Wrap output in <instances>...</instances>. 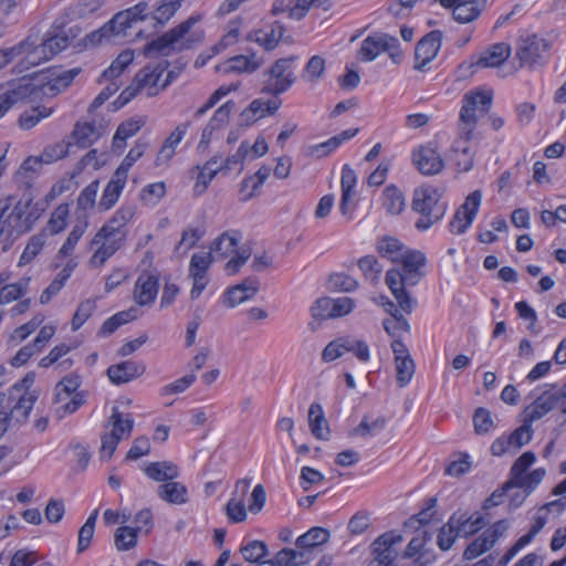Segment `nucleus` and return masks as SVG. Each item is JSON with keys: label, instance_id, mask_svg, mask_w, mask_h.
<instances>
[{"label": "nucleus", "instance_id": "nucleus-6", "mask_svg": "<svg viewBox=\"0 0 566 566\" xmlns=\"http://www.w3.org/2000/svg\"><path fill=\"white\" fill-rule=\"evenodd\" d=\"M75 38L72 29L65 30L63 22L55 21L48 32V38L38 45L32 36H27L23 41H30L31 46L27 49L25 60L28 64L38 65L41 62L49 61L54 55L65 50Z\"/></svg>", "mask_w": 566, "mask_h": 566}, {"label": "nucleus", "instance_id": "nucleus-39", "mask_svg": "<svg viewBox=\"0 0 566 566\" xmlns=\"http://www.w3.org/2000/svg\"><path fill=\"white\" fill-rule=\"evenodd\" d=\"M107 423L112 427L109 433L118 439L128 438L134 427V420L130 415L124 416L117 408H113V412Z\"/></svg>", "mask_w": 566, "mask_h": 566}, {"label": "nucleus", "instance_id": "nucleus-20", "mask_svg": "<svg viewBox=\"0 0 566 566\" xmlns=\"http://www.w3.org/2000/svg\"><path fill=\"white\" fill-rule=\"evenodd\" d=\"M124 242V235H114L105 233L101 235V230L95 234L92 244H99L90 260V264L94 268L102 266L116 251H118Z\"/></svg>", "mask_w": 566, "mask_h": 566}, {"label": "nucleus", "instance_id": "nucleus-61", "mask_svg": "<svg viewBox=\"0 0 566 566\" xmlns=\"http://www.w3.org/2000/svg\"><path fill=\"white\" fill-rule=\"evenodd\" d=\"M96 303L94 300L87 298L82 301L71 322L72 331H77L95 312Z\"/></svg>", "mask_w": 566, "mask_h": 566}, {"label": "nucleus", "instance_id": "nucleus-4", "mask_svg": "<svg viewBox=\"0 0 566 566\" xmlns=\"http://www.w3.org/2000/svg\"><path fill=\"white\" fill-rule=\"evenodd\" d=\"M201 20V15H191L186 21L170 29L161 36L153 40L144 46V54L148 57L161 55L168 56L174 52L192 49L203 39L202 32H195L186 36L189 30Z\"/></svg>", "mask_w": 566, "mask_h": 566}, {"label": "nucleus", "instance_id": "nucleus-7", "mask_svg": "<svg viewBox=\"0 0 566 566\" xmlns=\"http://www.w3.org/2000/svg\"><path fill=\"white\" fill-rule=\"evenodd\" d=\"M492 98V93L484 91H470L464 94L458 123L461 139L470 142L473 138L479 118L490 111Z\"/></svg>", "mask_w": 566, "mask_h": 566}, {"label": "nucleus", "instance_id": "nucleus-25", "mask_svg": "<svg viewBox=\"0 0 566 566\" xmlns=\"http://www.w3.org/2000/svg\"><path fill=\"white\" fill-rule=\"evenodd\" d=\"M146 124V117L137 116L118 125L113 137L112 149L120 154L126 146V140L135 136Z\"/></svg>", "mask_w": 566, "mask_h": 566}, {"label": "nucleus", "instance_id": "nucleus-28", "mask_svg": "<svg viewBox=\"0 0 566 566\" xmlns=\"http://www.w3.org/2000/svg\"><path fill=\"white\" fill-rule=\"evenodd\" d=\"M136 209L132 205H123L118 208L115 213L108 219V221L102 227L101 235L105 233H112L114 235H124V228L134 218Z\"/></svg>", "mask_w": 566, "mask_h": 566}, {"label": "nucleus", "instance_id": "nucleus-16", "mask_svg": "<svg viewBox=\"0 0 566 566\" xmlns=\"http://www.w3.org/2000/svg\"><path fill=\"white\" fill-rule=\"evenodd\" d=\"M482 200V192L474 190L457 209L449 227L454 234H462L472 224Z\"/></svg>", "mask_w": 566, "mask_h": 566}, {"label": "nucleus", "instance_id": "nucleus-63", "mask_svg": "<svg viewBox=\"0 0 566 566\" xmlns=\"http://www.w3.org/2000/svg\"><path fill=\"white\" fill-rule=\"evenodd\" d=\"M395 368L398 386L406 387L411 381L416 369L412 357L396 361Z\"/></svg>", "mask_w": 566, "mask_h": 566}, {"label": "nucleus", "instance_id": "nucleus-29", "mask_svg": "<svg viewBox=\"0 0 566 566\" xmlns=\"http://www.w3.org/2000/svg\"><path fill=\"white\" fill-rule=\"evenodd\" d=\"M511 54V46L506 43H496L485 50L472 64L475 67H496L503 64Z\"/></svg>", "mask_w": 566, "mask_h": 566}, {"label": "nucleus", "instance_id": "nucleus-45", "mask_svg": "<svg viewBox=\"0 0 566 566\" xmlns=\"http://www.w3.org/2000/svg\"><path fill=\"white\" fill-rule=\"evenodd\" d=\"M446 8L452 10V15L460 23H469L476 19L481 8L474 6L475 2H441Z\"/></svg>", "mask_w": 566, "mask_h": 566}, {"label": "nucleus", "instance_id": "nucleus-49", "mask_svg": "<svg viewBox=\"0 0 566 566\" xmlns=\"http://www.w3.org/2000/svg\"><path fill=\"white\" fill-rule=\"evenodd\" d=\"M69 216L70 206L67 203L59 205L52 211L45 231L48 230L52 235L59 234L66 228Z\"/></svg>", "mask_w": 566, "mask_h": 566}, {"label": "nucleus", "instance_id": "nucleus-51", "mask_svg": "<svg viewBox=\"0 0 566 566\" xmlns=\"http://www.w3.org/2000/svg\"><path fill=\"white\" fill-rule=\"evenodd\" d=\"M142 531L140 526L129 527L120 526L115 531L114 541L118 551H128L136 546L137 534Z\"/></svg>", "mask_w": 566, "mask_h": 566}, {"label": "nucleus", "instance_id": "nucleus-14", "mask_svg": "<svg viewBox=\"0 0 566 566\" xmlns=\"http://www.w3.org/2000/svg\"><path fill=\"white\" fill-rule=\"evenodd\" d=\"M401 542L402 536L395 532L377 537L371 544V559L368 566H392L398 556L397 546Z\"/></svg>", "mask_w": 566, "mask_h": 566}, {"label": "nucleus", "instance_id": "nucleus-21", "mask_svg": "<svg viewBox=\"0 0 566 566\" xmlns=\"http://www.w3.org/2000/svg\"><path fill=\"white\" fill-rule=\"evenodd\" d=\"M158 290V275L149 272H143L136 280L133 297L139 306H148L155 302Z\"/></svg>", "mask_w": 566, "mask_h": 566}, {"label": "nucleus", "instance_id": "nucleus-5", "mask_svg": "<svg viewBox=\"0 0 566 566\" xmlns=\"http://www.w3.org/2000/svg\"><path fill=\"white\" fill-rule=\"evenodd\" d=\"M441 198L442 193L431 185H422L413 190L411 209L420 214L415 224L418 230H428L443 218L447 206Z\"/></svg>", "mask_w": 566, "mask_h": 566}, {"label": "nucleus", "instance_id": "nucleus-17", "mask_svg": "<svg viewBox=\"0 0 566 566\" xmlns=\"http://www.w3.org/2000/svg\"><path fill=\"white\" fill-rule=\"evenodd\" d=\"M40 90L42 91V87L34 86L29 80L12 83L4 93L0 94V119L13 105L39 96Z\"/></svg>", "mask_w": 566, "mask_h": 566}, {"label": "nucleus", "instance_id": "nucleus-27", "mask_svg": "<svg viewBox=\"0 0 566 566\" xmlns=\"http://www.w3.org/2000/svg\"><path fill=\"white\" fill-rule=\"evenodd\" d=\"M126 181L127 177L117 171L114 172L111 180L104 188L102 197L98 201L97 207L101 211H108L116 205L124 190Z\"/></svg>", "mask_w": 566, "mask_h": 566}, {"label": "nucleus", "instance_id": "nucleus-31", "mask_svg": "<svg viewBox=\"0 0 566 566\" xmlns=\"http://www.w3.org/2000/svg\"><path fill=\"white\" fill-rule=\"evenodd\" d=\"M157 496L169 504L181 505L188 502V489L175 480L157 488Z\"/></svg>", "mask_w": 566, "mask_h": 566}, {"label": "nucleus", "instance_id": "nucleus-42", "mask_svg": "<svg viewBox=\"0 0 566 566\" xmlns=\"http://www.w3.org/2000/svg\"><path fill=\"white\" fill-rule=\"evenodd\" d=\"M308 422L311 432L317 439H326L329 434L328 424L319 403H312L308 409Z\"/></svg>", "mask_w": 566, "mask_h": 566}, {"label": "nucleus", "instance_id": "nucleus-41", "mask_svg": "<svg viewBox=\"0 0 566 566\" xmlns=\"http://www.w3.org/2000/svg\"><path fill=\"white\" fill-rule=\"evenodd\" d=\"M329 532L323 527H312L305 534L296 539V547L305 552L306 549L315 548L323 545L329 539Z\"/></svg>", "mask_w": 566, "mask_h": 566}, {"label": "nucleus", "instance_id": "nucleus-52", "mask_svg": "<svg viewBox=\"0 0 566 566\" xmlns=\"http://www.w3.org/2000/svg\"><path fill=\"white\" fill-rule=\"evenodd\" d=\"M535 460L536 455L532 451H526L518 457L511 468L510 480L506 482V486H513L514 482L522 479Z\"/></svg>", "mask_w": 566, "mask_h": 566}, {"label": "nucleus", "instance_id": "nucleus-13", "mask_svg": "<svg viewBox=\"0 0 566 566\" xmlns=\"http://www.w3.org/2000/svg\"><path fill=\"white\" fill-rule=\"evenodd\" d=\"M167 67V61L147 64L136 73L134 84L145 91L148 97L156 96L169 85V80H161Z\"/></svg>", "mask_w": 566, "mask_h": 566}, {"label": "nucleus", "instance_id": "nucleus-55", "mask_svg": "<svg viewBox=\"0 0 566 566\" xmlns=\"http://www.w3.org/2000/svg\"><path fill=\"white\" fill-rule=\"evenodd\" d=\"M349 336H340L329 342L323 349L322 359L324 361H333L344 354L348 353Z\"/></svg>", "mask_w": 566, "mask_h": 566}, {"label": "nucleus", "instance_id": "nucleus-22", "mask_svg": "<svg viewBox=\"0 0 566 566\" xmlns=\"http://www.w3.org/2000/svg\"><path fill=\"white\" fill-rule=\"evenodd\" d=\"M260 282L256 277H248L242 283L228 289L223 295V304L235 307L252 298L259 291Z\"/></svg>", "mask_w": 566, "mask_h": 566}, {"label": "nucleus", "instance_id": "nucleus-30", "mask_svg": "<svg viewBox=\"0 0 566 566\" xmlns=\"http://www.w3.org/2000/svg\"><path fill=\"white\" fill-rule=\"evenodd\" d=\"M263 64V60L255 54L235 55L229 59L222 66H218L219 71L224 73H252Z\"/></svg>", "mask_w": 566, "mask_h": 566}, {"label": "nucleus", "instance_id": "nucleus-38", "mask_svg": "<svg viewBox=\"0 0 566 566\" xmlns=\"http://www.w3.org/2000/svg\"><path fill=\"white\" fill-rule=\"evenodd\" d=\"M102 129L103 126H97L94 122L77 123L73 137L78 146L86 148L102 135Z\"/></svg>", "mask_w": 566, "mask_h": 566}, {"label": "nucleus", "instance_id": "nucleus-18", "mask_svg": "<svg viewBox=\"0 0 566 566\" xmlns=\"http://www.w3.org/2000/svg\"><path fill=\"white\" fill-rule=\"evenodd\" d=\"M412 164L424 176H434L444 169V160L430 144L421 145L412 151Z\"/></svg>", "mask_w": 566, "mask_h": 566}, {"label": "nucleus", "instance_id": "nucleus-44", "mask_svg": "<svg viewBox=\"0 0 566 566\" xmlns=\"http://www.w3.org/2000/svg\"><path fill=\"white\" fill-rule=\"evenodd\" d=\"M458 513H453L449 521L441 526L437 537V544L441 551H448L454 544L457 537L461 536L457 526Z\"/></svg>", "mask_w": 566, "mask_h": 566}, {"label": "nucleus", "instance_id": "nucleus-57", "mask_svg": "<svg viewBox=\"0 0 566 566\" xmlns=\"http://www.w3.org/2000/svg\"><path fill=\"white\" fill-rule=\"evenodd\" d=\"M30 279H25L15 283L7 284L0 289V304L6 305L21 298L25 292Z\"/></svg>", "mask_w": 566, "mask_h": 566}, {"label": "nucleus", "instance_id": "nucleus-3", "mask_svg": "<svg viewBox=\"0 0 566 566\" xmlns=\"http://www.w3.org/2000/svg\"><path fill=\"white\" fill-rule=\"evenodd\" d=\"M12 201V196L0 199V238L12 239L31 231L44 212L30 191H25L7 213Z\"/></svg>", "mask_w": 566, "mask_h": 566}, {"label": "nucleus", "instance_id": "nucleus-48", "mask_svg": "<svg viewBox=\"0 0 566 566\" xmlns=\"http://www.w3.org/2000/svg\"><path fill=\"white\" fill-rule=\"evenodd\" d=\"M486 525V522L483 516L476 514L467 516L464 513H458V531L460 535L463 537H469L478 533Z\"/></svg>", "mask_w": 566, "mask_h": 566}, {"label": "nucleus", "instance_id": "nucleus-33", "mask_svg": "<svg viewBox=\"0 0 566 566\" xmlns=\"http://www.w3.org/2000/svg\"><path fill=\"white\" fill-rule=\"evenodd\" d=\"M220 159H222L221 155L217 154L212 156L203 166L196 167L198 170V176L192 189L193 196L199 197L206 192L209 184L212 181L216 175L220 172L218 167L212 168V165H217Z\"/></svg>", "mask_w": 566, "mask_h": 566}, {"label": "nucleus", "instance_id": "nucleus-15", "mask_svg": "<svg viewBox=\"0 0 566 566\" xmlns=\"http://www.w3.org/2000/svg\"><path fill=\"white\" fill-rule=\"evenodd\" d=\"M549 50V43L537 35H530L522 39L516 51L521 65L534 67L542 65Z\"/></svg>", "mask_w": 566, "mask_h": 566}, {"label": "nucleus", "instance_id": "nucleus-54", "mask_svg": "<svg viewBox=\"0 0 566 566\" xmlns=\"http://www.w3.org/2000/svg\"><path fill=\"white\" fill-rule=\"evenodd\" d=\"M243 558L249 563L268 564V560H263L268 556V546L262 541H251L247 545L241 547Z\"/></svg>", "mask_w": 566, "mask_h": 566}, {"label": "nucleus", "instance_id": "nucleus-43", "mask_svg": "<svg viewBox=\"0 0 566 566\" xmlns=\"http://www.w3.org/2000/svg\"><path fill=\"white\" fill-rule=\"evenodd\" d=\"M377 251L381 256L397 263L408 249L398 239L384 237L377 243Z\"/></svg>", "mask_w": 566, "mask_h": 566}, {"label": "nucleus", "instance_id": "nucleus-64", "mask_svg": "<svg viewBox=\"0 0 566 566\" xmlns=\"http://www.w3.org/2000/svg\"><path fill=\"white\" fill-rule=\"evenodd\" d=\"M358 266L364 276L373 283H377L381 273L382 266L378 260L373 255H366L359 259Z\"/></svg>", "mask_w": 566, "mask_h": 566}, {"label": "nucleus", "instance_id": "nucleus-47", "mask_svg": "<svg viewBox=\"0 0 566 566\" xmlns=\"http://www.w3.org/2000/svg\"><path fill=\"white\" fill-rule=\"evenodd\" d=\"M382 206L390 214H400L406 206L405 196L395 186H388L382 192Z\"/></svg>", "mask_w": 566, "mask_h": 566}, {"label": "nucleus", "instance_id": "nucleus-40", "mask_svg": "<svg viewBox=\"0 0 566 566\" xmlns=\"http://www.w3.org/2000/svg\"><path fill=\"white\" fill-rule=\"evenodd\" d=\"M357 182V176L354 169H352L348 165L343 167L342 171V200L339 205L340 212L343 214L349 213L350 209L348 207V202L352 198L354 187Z\"/></svg>", "mask_w": 566, "mask_h": 566}, {"label": "nucleus", "instance_id": "nucleus-34", "mask_svg": "<svg viewBox=\"0 0 566 566\" xmlns=\"http://www.w3.org/2000/svg\"><path fill=\"white\" fill-rule=\"evenodd\" d=\"M558 402L554 398L551 390H545L541 396H538L532 405H530L526 409V422H534L536 420L542 419L546 413H548Z\"/></svg>", "mask_w": 566, "mask_h": 566}, {"label": "nucleus", "instance_id": "nucleus-2", "mask_svg": "<svg viewBox=\"0 0 566 566\" xmlns=\"http://www.w3.org/2000/svg\"><path fill=\"white\" fill-rule=\"evenodd\" d=\"M426 256L422 252L408 250L397 262L399 268H394L386 273V284L395 296L400 310L410 314L416 301L406 291V286H415L423 277Z\"/></svg>", "mask_w": 566, "mask_h": 566}, {"label": "nucleus", "instance_id": "nucleus-26", "mask_svg": "<svg viewBox=\"0 0 566 566\" xmlns=\"http://www.w3.org/2000/svg\"><path fill=\"white\" fill-rule=\"evenodd\" d=\"M143 471L148 479L161 484L176 480L180 475L179 467L171 461L149 462Z\"/></svg>", "mask_w": 566, "mask_h": 566}, {"label": "nucleus", "instance_id": "nucleus-50", "mask_svg": "<svg viewBox=\"0 0 566 566\" xmlns=\"http://www.w3.org/2000/svg\"><path fill=\"white\" fill-rule=\"evenodd\" d=\"M45 230H42L29 239L20 256L19 266L29 264L38 256L45 244Z\"/></svg>", "mask_w": 566, "mask_h": 566}, {"label": "nucleus", "instance_id": "nucleus-35", "mask_svg": "<svg viewBox=\"0 0 566 566\" xmlns=\"http://www.w3.org/2000/svg\"><path fill=\"white\" fill-rule=\"evenodd\" d=\"M290 3L291 2L275 3L271 11L274 15L286 13L289 19L298 21L306 15L313 4H318V7L322 6L324 11L329 10L328 2H296L293 7H291Z\"/></svg>", "mask_w": 566, "mask_h": 566}, {"label": "nucleus", "instance_id": "nucleus-60", "mask_svg": "<svg viewBox=\"0 0 566 566\" xmlns=\"http://www.w3.org/2000/svg\"><path fill=\"white\" fill-rule=\"evenodd\" d=\"M97 514H98V512L94 511L88 516L85 524L80 528L78 538H77V553H83L90 546L91 541L94 535V528H95Z\"/></svg>", "mask_w": 566, "mask_h": 566}, {"label": "nucleus", "instance_id": "nucleus-1", "mask_svg": "<svg viewBox=\"0 0 566 566\" xmlns=\"http://www.w3.org/2000/svg\"><path fill=\"white\" fill-rule=\"evenodd\" d=\"M180 2H161L159 6L155 3L149 6V2H138L135 7L117 13L109 22L99 31L93 32L87 35V42L97 44L106 36L108 32L114 35L125 33L127 28L132 27L133 22L150 20L153 27H163L167 23L177 12Z\"/></svg>", "mask_w": 566, "mask_h": 566}, {"label": "nucleus", "instance_id": "nucleus-62", "mask_svg": "<svg viewBox=\"0 0 566 566\" xmlns=\"http://www.w3.org/2000/svg\"><path fill=\"white\" fill-rule=\"evenodd\" d=\"M44 315L38 314L32 317L28 323L17 327L12 334L10 335L9 342L10 343H21L23 342L29 335H31L43 322H44Z\"/></svg>", "mask_w": 566, "mask_h": 566}, {"label": "nucleus", "instance_id": "nucleus-37", "mask_svg": "<svg viewBox=\"0 0 566 566\" xmlns=\"http://www.w3.org/2000/svg\"><path fill=\"white\" fill-rule=\"evenodd\" d=\"M81 71V67H74L54 73V77L42 86L43 93L52 96L56 95L69 87Z\"/></svg>", "mask_w": 566, "mask_h": 566}, {"label": "nucleus", "instance_id": "nucleus-56", "mask_svg": "<svg viewBox=\"0 0 566 566\" xmlns=\"http://www.w3.org/2000/svg\"><path fill=\"white\" fill-rule=\"evenodd\" d=\"M250 151V145L247 142L241 143L235 154L228 156L218 167L220 172H228L233 169L241 171L243 161Z\"/></svg>", "mask_w": 566, "mask_h": 566}, {"label": "nucleus", "instance_id": "nucleus-36", "mask_svg": "<svg viewBox=\"0 0 566 566\" xmlns=\"http://www.w3.org/2000/svg\"><path fill=\"white\" fill-rule=\"evenodd\" d=\"M468 143L469 142L461 139L459 135L453 144V161L459 172H467L471 170L474 165L475 150L467 145Z\"/></svg>", "mask_w": 566, "mask_h": 566}, {"label": "nucleus", "instance_id": "nucleus-9", "mask_svg": "<svg viewBox=\"0 0 566 566\" xmlns=\"http://www.w3.org/2000/svg\"><path fill=\"white\" fill-rule=\"evenodd\" d=\"M296 56L279 59L264 72L262 92L277 96L287 91L296 81V75L292 70V63Z\"/></svg>", "mask_w": 566, "mask_h": 566}, {"label": "nucleus", "instance_id": "nucleus-58", "mask_svg": "<svg viewBox=\"0 0 566 566\" xmlns=\"http://www.w3.org/2000/svg\"><path fill=\"white\" fill-rule=\"evenodd\" d=\"M147 146L146 140L138 139L115 171L128 177L129 168L144 155Z\"/></svg>", "mask_w": 566, "mask_h": 566}, {"label": "nucleus", "instance_id": "nucleus-53", "mask_svg": "<svg viewBox=\"0 0 566 566\" xmlns=\"http://www.w3.org/2000/svg\"><path fill=\"white\" fill-rule=\"evenodd\" d=\"M305 552L283 548L268 560L270 566H297L304 563Z\"/></svg>", "mask_w": 566, "mask_h": 566}, {"label": "nucleus", "instance_id": "nucleus-10", "mask_svg": "<svg viewBox=\"0 0 566 566\" xmlns=\"http://www.w3.org/2000/svg\"><path fill=\"white\" fill-rule=\"evenodd\" d=\"M34 379V373H29L19 382L14 384L9 391L12 398H18L10 412L11 418H14L18 422H24L28 419L33 405L39 398V391L30 389Z\"/></svg>", "mask_w": 566, "mask_h": 566}, {"label": "nucleus", "instance_id": "nucleus-11", "mask_svg": "<svg viewBox=\"0 0 566 566\" xmlns=\"http://www.w3.org/2000/svg\"><path fill=\"white\" fill-rule=\"evenodd\" d=\"M238 242L239 238L237 235L230 234L229 232H223L211 244V253L213 252L220 258L229 256L231 253L235 252V256L230 259L224 266V270L229 275L237 274L240 268L249 260L251 255L250 251L248 250L235 251Z\"/></svg>", "mask_w": 566, "mask_h": 566}, {"label": "nucleus", "instance_id": "nucleus-23", "mask_svg": "<svg viewBox=\"0 0 566 566\" xmlns=\"http://www.w3.org/2000/svg\"><path fill=\"white\" fill-rule=\"evenodd\" d=\"M146 370L144 364L125 360L116 365H112L107 369V376L113 384L120 385L140 377Z\"/></svg>", "mask_w": 566, "mask_h": 566}, {"label": "nucleus", "instance_id": "nucleus-59", "mask_svg": "<svg viewBox=\"0 0 566 566\" xmlns=\"http://www.w3.org/2000/svg\"><path fill=\"white\" fill-rule=\"evenodd\" d=\"M21 14L22 10L18 2H0V38L8 24L17 22Z\"/></svg>", "mask_w": 566, "mask_h": 566}, {"label": "nucleus", "instance_id": "nucleus-32", "mask_svg": "<svg viewBox=\"0 0 566 566\" xmlns=\"http://www.w3.org/2000/svg\"><path fill=\"white\" fill-rule=\"evenodd\" d=\"M190 127V122H185L178 125L164 142L156 158V165L159 166L167 163L175 155L176 146L182 140L186 132Z\"/></svg>", "mask_w": 566, "mask_h": 566}, {"label": "nucleus", "instance_id": "nucleus-24", "mask_svg": "<svg viewBox=\"0 0 566 566\" xmlns=\"http://www.w3.org/2000/svg\"><path fill=\"white\" fill-rule=\"evenodd\" d=\"M284 32L285 29L282 23L280 21H275L270 25L251 32L248 39L255 41L266 51H272L279 45Z\"/></svg>", "mask_w": 566, "mask_h": 566}, {"label": "nucleus", "instance_id": "nucleus-46", "mask_svg": "<svg viewBox=\"0 0 566 566\" xmlns=\"http://www.w3.org/2000/svg\"><path fill=\"white\" fill-rule=\"evenodd\" d=\"M134 53L129 50L123 51L112 62L108 69H106L101 77L99 83L103 81H113L116 82V78L124 72V70L133 62Z\"/></svg>", "mask_w": 566, "mask_h": 566}, {"label": "nucleus", "instance_id": "nucleus-12", "mask_svg": "<svg viewBox=\"0 0 566 566\" xmlns=\"http://www.w3.org/2000/svg\"><path fill=\"white\" fill-rule=\"evenodd\" d=\"M235 108V103L228 101L221 105L210 118L208 124L202 128L197 150L201 154L208 151L211 142L219 138L230 122V116Z\"/></svg>", "mask_w": 566, "mask_h": 566}, {"label": "nucleus", "instance_id": "nucleus-19", "mask_svg": "<svg viewBox=\"0 0 566 566\" xmlns=\"http://www.w3.org/2000/svg\"><path fill=\"white\" fill-rule=\"evenodd\" d=\"M443 34L440 30H434L426 34L418 41L415 49V69L423 70L438 54Z\"/></svg>", "mask_w": 566, "mask_h": 566}, {"label": "nucleus", "instance_id": "nucleus-8", "mask_svg": "<svg viewBox=\"0 0 566 566\" xmlns=\"http://www.w3.org/2000/svg\"><path fill=\"white\" fill-rule=\"evenodd\" d=\"M382 52H386L395 64L402 61L403 53L397 38L387 33H376L367 36L357 52V59L363 62L376 60Z\"/></svg>", "mask_w": 566, "mask_h": 566}]
</instances>
